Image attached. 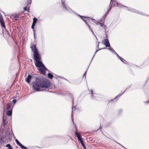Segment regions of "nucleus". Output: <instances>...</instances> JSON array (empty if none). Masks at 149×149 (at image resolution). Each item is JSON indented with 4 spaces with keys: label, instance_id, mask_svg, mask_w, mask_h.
Instances as JSON below:
<instances>
[{
    "label": "nucleus",
    "instance_id": "c9c22d12",
    "mask_svg": "<svg viewBox=\"0 0 149 149\" xmlns=\"http://www.w3.org/2000/svg\"><path fill=\"white\" fill-rule=\"evenodd\" d=\"M15 97H13V98H15Z\"/></svg>",
    "mask_w": 149,
    "mask_h": 149
},
{
    "label": "nucleus",
    "instance_id": "20e7f679",
    "mask_svg": "<svg viewBox=\"0 0 149 149\" xmlns=\"http://www.w3.org/2000/svg\"><path fill=\"white\" fill-rule=\"evenodd\" d=\"M84 18H88V20H85L84 19H83L84 20V22L86 23V24L87 25V26H88V27H89L90 29H91V27L90 25L88 24V20H92L93 22H94L95 23H97L96 21V20L94 19H91V17H84Z\"/></svg>",
    "mask_w": 149,
    "mask_h": 149
},
{
    "label": "nucleus",
    "instance_id": "393cba45",
    "mask_svg": "<svg viewBox=\"0 0 149 149\" xmlns=\"http://www.w3.org/2000/svg\"><path fill=\"white\" fill-rule=\"evenodd\" d=\"M120 60L123 63H125L124 62V61H126L123 58L120 57Z\"/></svg>",
    "mask_w": 149,
    "mask_h": 149
},
{
    "label": "nucleus",
    "instance_id": "a878e982",
    "mask_svg": "<svg viewBox=\"0 0 149 149\" xmlns=\"http://www.w3.org/2000/svg\"><path fill=\"white\" fill-rule=\"evenodd\" d=\"M16 102V100H13L12 101V102H13V103H14V104H15V103Z\"/></svg>",
    "mask_w": 149,
    "mask_h": 149
},
{
    "label": "nucleus",
    "instance_id": "9d476101",
    "mask_svg": "<svg viewBox=\"0 0 149 149\" xmlns=\"http://www.w3.org/2000/svg\"><path fill=\"white\" fill-rule=\"evenodd\" d=\"M32 77L31 75H29L28 77L25 79V81L29 84L31 82Z\"/></svg>",
    "mask_w": 149,
    "mask_h": 149
},
{
    "label": "nucleus",
    "instance_id": "6e6552de",
    "mask_svg": "<svg viewBox=\"0 0 149 149\" xmlns=\"http://www.w3.org/2000/svg\"><path fill=\"white\" fill-rule=\"evenodd\" d=\"M104 44L106 47H110V45L109 43V40L107 39H104Z\"/></svg>",
    "mask_w": 149,
    "mask_h": 149
},
{
    "label": "nucleus",
    "instance_id": "bb28decb",
    "mask_svg": "<svg viewBox=\"0 0 149 149\" xmlns=\"http://www.w3.org/2000/svg\"><path fill=\"white\" fill-rule=\"evenodd\" d=\"M115 52V53H116V55L119 58H120V57H120L119 55H118L117 53H116V52L113 50Z\"/></svg>",
    "mask_w": 149,
    "mask_h": 149
},
{
    "label": "nucleus",
    "instance_id": "412c9836",
    "mask_svg": "<svg viewBox=\"0 0 149 149\" xmlns=\"http://www.w3.org/2000/svg\"><path fill=\"white\" fill-rule=\"evenodd\" d=\"M6 146L8 148V149H13V148L11 147L10 144H7Z\"/></svg>",
    "mask_w": 149,
    "mask_h": 149
},
{
    "label": "nucleus",
    "instance_id": "9b49d317",
    "mask_svg": "<svg viewBox=\"0 0 149 149\" xmlns=\"http://www.w3.org/2000/svg\"><path fill=\"white\" fill-rule=\"evenodd\" d=\"M97 23H96V24H99L101 26H103V24L104 23V21L102 20V19L98 20L96 22Z\"/></svg>",
    "mask_w": 149,
    "mask_h": 149
},
{
    "label": "nucleus",
    "instance_id": "a211bd4d",
    "mask_svg": "<svg viewBox=\"0 0 149 149\" xmlns=\"http://www.w3.org/2000/svg\"><path fill=\"white\" fill-rule=\"evenodd\" d=\"M80 142L81 143L82 146L83 147L84 149H86V146L85 145V144L84 143L83 141L82 140V141H80Z\"/></svg>",
    "mask_w": 149,
    "mask_h": 149
},
{
    "label": "nucleus",
    "instance_id": "f03ea898",
    "mask_svg": "<svg viewBox=\"0 0 149 149\" xmlns=\"http://www.w3.org/2000/svg\"><path fill=\"white\" fill-rule=\"evenodd\" d=\"M36 61L35 65L37 67L42 68L43 69H46V67L41 61V58L40 55L34 57Z\"/></svg>",
    "mask_w": 149,
    "mask_h": 149
},
{
    "label": "nucleus",
    "instance_id": "7c9ffc66",
    "mask_svg": "<svg viewBox=\"0 0 149 149\" xmlns=\"http://www.w3.org/2000/svg\"><path fill=\"white\" fill-rule=\"evenodd\" d=\"M31 1H30V2L29 1V3L28 4V5H29V4H30L31 3Z\"/></svg>",
    "mask_w": 149,
    "mask_h": 149
},
{
    "label": "nucleus",
    "instance_id": "aec40b11",
    "mask_svg": "<svg viewBox=\"0 0 149 149\" xmlns=\"http://www.w3.org/2000/svg\"><path fill=\"white\" fill-rule=\"evenodd\" d=\"M5 33L8 36H10V34L9 32V31H7V30H6L5 31Z\"/></svg>",
    "mask_w": 149,
    "mask_h": 149
},
{
    "label": "nucleus",
    "instance_id": "f704fd0d",
    "mask_svg": "<svg viewBox=\"0 0 149 149\" xmlns=\"http://www.w3.org/2000/svg\"><path fill=\"white\" fill-rule=\"evenodd\" d=\"M99 43H98V46H99Z\"/></svg>",
    "mask_w": 149,
    "mask_h": 149
},
{
    "label": "nucleus",
    "instance_id": "f3484780",
    "mask_svg": "<svg viewBox=\"0 0 149 149\" xmlns=\"http://www.w3.org/2000/svg\"><path fill=\"white\" fill-rule=\"evenodd\" d=\"M48 77L50 79H52L53 78V76L50 73H49L48 74Z\"/></svg>",
    "mask_w": 149,
    "mask_h": 149
},
{
    "label": "nucleus",
    "instance_id": "5701e85b",
    "mask_svg": "<svg viewBox=\"0 0 149 149\" xmlns=\"http://www.w3.org/2000/svg\"><path fill=\"white\" fill-rule=\"evenodd\" d=\"M15 141L17 144L18 145H20L21 144V143H20L17 139H16Z\"/></svg>",
    "mask_w": 149,
    "mask_h": 149
},
{
    "label": "nucleus",
    "instance_id": "72a5a7b5",
    "mask_svg": "<svg viewBox=\"0 0 149 149\" xmlns=\"http://www.w3.org/2000/svg\"><path fill=\"white\" fill-rule=\"evenodd\" d=\"M86 72H85V73L84 74V75H83V76H86Z\"/></svg>",
    "mask_w": 149,
    "mask_h": 149
},
{
    "label": "nucleus",
    "instance_id": "4c0bfd02",
    "mask_svg": "<svg viewBox=\"0 0 149 149\" xmlns=\"http://www.w3.org/2000/svg\"><path fill=\"white\" fill-rule=\"evenodd\" d=\"M98 51V50H97L96 52H97Z\"/></svg>",
    "mask_w": 149,
    "mask_h": 149
},
{
    "label": "nucleus",
    "instance_id": "473e14b6",
    "mask_svg": "<svg viewBox=\"0 0 149 149\" xmlns=\"http://www.w3.org/2000/svg\"><path fill=\"white\" fill-rule=\"evenodd\" d=\"M149 102V100L147 102H145V103H147Z\"/></svg>",
    "mask_w": 149,
    "mask_h": 149
},
{
    "label": "nucleus",
    "instance_id": "f257e3e1",
    "mask_svg": "<svg viewBox=\"0 0 149 149\" xmlns=\"http://www.w3.org/2000/svg\"><path fill=\"white\" fill-rule=\"evenodd\" d=\"M51 86L50 82L42 77H36L35 81L33 83V86L36 91H40V88H47Z\"/></svg>",
    "mask_w": 149,
    "mask_h": 149
},
{
    "label": "nucleus",
    "instance_id": "39448f33",
    "mask_svg": "<svg viewBox=\"0 0 149 149\" xmlns=\"http://www.w3.org/2000/svg\"><path fill=\"white\" fill-rule=\"evenodd\" d=\"M0 23L2 27L6 28V26L3 19V18L2 15L0 16Z\"/></svg>",
    "mask_w": 149,
    "mask_h": 149
},
{
    "label": "nucleus",
    "instance_id": "c85d7f7f",
    "mask_svg": "<svg viewBox=\"0 0 149 149\" xmlns=\"http://www.w3.org/2000/svg\"><path fill=\"white\" fill-rule=\"evenodd\" d=\"M111 8H110V9H109L108 10V11L107 12V14H106V15L107 14H108V13L109 12V11L110 10H111Z\"/></svg>",
    "mask_w": 149,
    "mask_h": 149
},
{
    "label": "nucleus",
    "instance_id": "4be33fe9",
    "mask_svg": "<svg viewBox=\"0 0 149 149\" xmlns=\"http://www.w3.org/2000/svg\"><path fill=\"white\" fill-rule=\"evenodd\" d=\"M101 26L104 30H106V29L107 28V26L105 25H104V23L103 24V26Z\"/></svg>",
    "mask_w": 149,
    "mask_h": 149
},
{
    "label": "nucleus",
    "instance_id": "2eb2a0df",
    "mask_svg": "<svg viewBox=\"0 0 149 149\" xmlns=\"http://www.w3.org/2000/svg\"><path fill=\"white\" fill-rule=\"evenodd\" d=\"M113 2H114V4H113V5L115 6H118V3L116 1H113V0H111V3H113Z\"/></svg>",
    "mask_w": 149,
    "mask_h": 149
},
{
    "label": "nucleus",
    "instance_id": "2f4dec72",
    "mask_svg": "<svg viewBox=\"0 0 149 149\" xmlns=\"http://www.w3.org/2000/svg\"><path fill=\"white\" fill-rule=\"evenodd\" d=\"M109 49L110 50H112V49L111 47H109Z\"/></svg>",
    "mask_w": 149,
    "mask_h": 149
},
{
    "label": "nucleus",
    "instance_id": "f8f14e48",
    "mask_svg": "<svg viewBox=\"0 0 149 149\" xmlns=\"http://www.w3.org/2000/svg\"><path fill=\"white\" fill-rule=\"evenodd\" d=\"M12 104L11 102L10 103H8L7 104L6 109L7 110H12L13 107H11V104Z\"/></svg>",
    "mask_w": 149,
    "mask_h": 149
},
{
    "label": "nucleus",
    "instance_id": "0eeeda50",
    "mask_svg": "<svg viewBox=\"0 0 149 149\" xmlns=\"http://www.w3.org/2000/svg\"><path fill=\"white\" fill-rule=\"evenodd\" d=\"M47 70V68L46 69H43L42 68H40L38 69V70L40 73L41 74L44 75L45 74V70Z\"/></svg>",
    "mask_w": 149,
    "mask_h": 149
},
{
    "label": "nucleus",
    "instance_id": "dca6fc26",
    "mask_svg": "<svg viewBox=\"0 0 149 149\" xmlns=\"http://www.w3.org/2000/svg\"><path fill=\"white\" fill-rule=\"evenodd\" d=\"M24 11L27 10L28 12H29V7H26L24 8Z\"/></svg>",
    "mask_w": 149,
    "mask_h": 149
},
{
    "label": "nucleus",
    "instance_id": "e433bc0d",
    "mask_svg": "<svg viewBox=\"0 0 149 149\" xmlns=\"http://www.w3.org/2000/svg\"><path fill=\"white\" fill-rule=\"evenodd\" d=\"M80 17H81V18H82V17H82V16H80Z\"/></svg>",
    "mask_w": 149,
    "mask_h": 149
},
{
    "label": "nucleus",
    "instance_id": "6ab92c4d",
    "mask_svg": "<svg viewBox=\"0 0 149 149\" xmlns=\"http://www.w3.org/2000/svg\"><path fill=\"white\" fill-rule=\"evenodd\" d=\"M20 147L22 149H27V148L23 145L21 143L19 145Z\"/></svg>",
    "mask_w": 149,
    "mask_h": 149
},
{
    "label": "nucleus",
    "instance_id": "c756f323",
    "mask_svg": "<svg viewBox=\"0 0 149 149\" xmlns=\"http://www.w3.org/2000/svg\"><path fill=\"white\" fill-rule=\"evenodd\" d=\"M90 92H91V93H93V90L91 89L90 90Z\"/></svg>",
    "mask_w": 149,
    "mask_h": 149
},
{
    "label": "nucleus",
    "instance_id": "cd10ccee",
    "mask_svg": "<svg viewBox=\"0 0 149 149\" xmlns=\"http://www.w3.org/2000/svg\"><path fill=\"white\" fill-rule=\"evenodd\" d=\"M121 94L120 95H117V96H116L115 98L114 99H116L117 97H118L120 96L121 95Z\"/></svg>",
    "mask_w": 149,
    "mask_h": 149
},
{
    "label": "nucleus",
    "instance_id": "423d86ee",
    "mask_svg": "<svg viewBox=\"0 0 149 149\" xmlns=\"http://www.w3.org/2000/svg\"><path fill=\"white\" fill-rule=\"evenodd\" d=\"M75 134L77 138L79 141L80 142L83 140L82 138L81 137L80 134L79 132L76 131L75 132Z\"/></svg>",
    "mask_w": 149,
    "mask_h": 149
},
{
    "label": "nucleus",
    "instance_id": "ddd939ff",
    "mask_svg": "<svg viewBox=\"0 0 149 149\" xmlns=\"http://www.w3.org/2000/svg\"><path fill=\"white\" fill-rule=\"evenodd\" d=\"M61 3L62 4V5L63 6V8H65V9L66 10H68V6L64 3L62 1V0H61Z\"/></svg>",
    "mask_w": 149,
    "mask_h": 149
},
{
    "label": "nucleus",
    "instance_id": "4468645a",
    "mask_svg": "<svg viewBox=\"0 0 149 149\" xmlns=\"http://www.w3.org/2000/svg\"><path fill=\"white\" fill-rule=\"evenodd\" d=\"M12 109L8 110L7 112V114L8 116H10L12 115Z\"/></svg>",
    "mask_w": 149,
    "mask_h": 149
},
{
    "label": "nucleus",
    "instance_id": "7ed1b4c3",
    "mask_svg": "<svg viewBox=\"0 0 149 149\" xmlns=\"http://www.w3.org/2000/svg\"><path fill=\"white\" fill-rule=\"evenodd\" d=\"M31 49L32 51L33 52L34 57L35 56L36 57V56L40 55L38 53V50L36 47V45L34 44L31 45Z\"/></svg>",
    "mask_w": 149,
    "mask_h": 149
},
{
    "label": "nucleus",
    "instance_id": "b1692460",
    "mask_svg": "<svg viewBox=\"0 0 149 149\" xmlns=\"http://www.w3.org/2000/svg\"><path fill=\"white\" fill-rule=\"evenodd\" d=\"M18 18V17L17 16L15 15L14 17V19L15 20H17Z\"/></svg>",
    "mask_w": 149,
    "mask_h": 149
},
{
    "label": "nucleus",
    "instance_id": "1a4fd4ad",
    "mask_svg": "<svg viewBox=\"0 0 149 149\" xmlns=\"http://www.w3.org/2000/svg\"><path fill=\"white\" fill-rule=\"evenodd\" d=\"M33 21L32 25L31 26V28L32 29H33V31H34L35 30L34 29V27L35 26L37 22V19L36 18L34 17L33 18Z\"/></svg>",
    "mask_w": 149,
    "mask_h": 149
}]
</instances>
